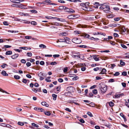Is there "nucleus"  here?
Returning <instances> with one entry per match:
<instances>
[{
  "label": "nucleus",
  "mask_w": 129,
  "mask_h": 129,
  "mask_svg": "<svg viewBox=\"0 0 129 129\" xmlns=\"http://www.w3.org/2000/svg\"><path fill=\"white\" fill-rule=\"evenodd\" d=\"M15 1H19V2H14V3H19L20 2H23L24 1V0H14Z\"/></svg>",
  "instance_id": "cd10ccee"
},
{
  "label": "nucleus",
  "mask_w": 129,
  "mask_h": 129,
  "mask_svg": "<svg viewBox=\"0 0 129 129\" xmlns=\"http://www.w3.org/2000/svg\"><path fill=\"white\" fill-rule=\"evenodd\" d=\"M67 35V33L66 32H64L60 33V35L62 36H66Z\"/></svg>",
  "instance_id": "a19ab883"
},
{
  "label": "nucleus",
  "mask_w": 129,
  "mask_h": 129,
  "mask_svg": "<svg viewBox=\"0 0 129 129\" xmlns=\"http://www.w3.org/2000/svg\"><path fill=\"white\" fill-rule=\"evenodd\" d=\"M93 58L96 61H98L99 60L98 57L97 56L95 55L93 56Z\"/></svg>",
  "instance_id": "f3484780"
},
{
  "label": "nucleus",
  "mask_w": 129,
  "mask_h": 129,
  "mask_svg": "<svg viewBox=\"0 0 129 129\" xmlns=\"http://www.w3.org/2000/svg\"><path fill=\"white\" fill-rule=\"evenodd\" d=\"M44 113L47 116H50L51 114L50 112L49 111L46 112H44Z\"/></svg>",
  "instance_id": "a878e982"
},
{
  "label": "nucleus",
  "mask_w": 129,
  "mask_h": 129,
  "mask_svg": "<svg viewBox=\"0 0 129 129\" xmlns=\"http://www.w3.org/2000/svg\"><path fill=\"white\" fill-rule=\"evenodd\" d=\"M64 39H59L57 41V43H58L59 42H64Z\"/></svg>",
  "instance_id": "4be33fe9"
},
{
  "label": "nucleus",
  "mask_w": 129,
  "mask_h": 129,
  "mask_svg": "<svg viewBox=\"0 0 129 129\" xmlns=\"http://www.w3.org/2000/svg\"><path fill=\"white\" fill-rule=\"evenodd\" d=\"M1 74L3 75L4 76H7L8 75L6 73V71L4 70H3L2 71Z\"/></svg>",
  "instance_id": "9d476101"
},
{
  "label": "nucleus",
  "mask_w": 129,
  "mask_h": 129,
  "mask_svg": "<svg viewBox=\"0 0 129 129\" xmlns=\"http://www.w3.org/2000/svg\"><path fill=\"white\" fill-rule=\"evenodd\" d=\"M58 80L59 82L60 83L62 82L63 81V79L61 78L58 79Z\"/></svg>",
  "instance_id": "4d7b16f0"
},
{
  "label": "nucleus",
  "mask_w": 129,
  "mask_h": 129,
  "mask_svg": "<svg viewBox=\"0 0 129 129\" xmlns=\"http://www.w3.org/2000/svg\"><path fill=\"white\" fill-rule=\"evenodd\" d=\"M21 63H25L26 62V60L24 59H21Z\"/></svg>",
  "instance_id": "6e6d98bb"
},
{
  "label": "nucleus",
  "mask_w": 129,
  "mask_h": 129,
  "mask_svg": "<svg viewBox=\"0 0 129 129\" xmlns=\"http://www.w3.org/2000/svg\"><path fill=\"white\" fill-rule=\"evenodd\" d=\"M79 121L80 122L83 123H84L85 122V121L82 119H80L79 120Z\"/></svg>",
  "instance_id": "774afa93"
},
{
  "label": "nucleus",
  "mask_w": 129,
  "mask_h": 129,
  "mask_svg": "<svg viewBox=\"0 0 129 129\" xmlns=\"http://www.w3.org/2000/svg\"><path fill=\"white\" fill-rule=\"evenodd\" d=\"M32 38L31 36H26L25 37V38L26 39H29Z\"/></svg>",
  "instance_id": "603ef678"
},
{
  "label": "nucleus",
  "mask_w": 129,
  "mask_h": 129,
  "mask_svg": "<svg viewBox=\"0 0 129 129\" xmlns=\"http://www.w3.org/2000/svg\"><path fill=\"white\" fill-rule=\"evenodd\" d=\"M71 93L69 92L64 93V95L67 96H71Z\"/></svg>",
  "instance_id": "6ab92c4d"
},
{
  "label": "nucleus",
  "mask_w": 129,
  "mask_h": 129,
  "mask_svg": "<svg viewBox=\"0 0 129 129\" xmlns=\"http://www.w3.org/2000/svg\"><path fill=\"white\" fill-rule=\"evenodd\" d=\"M22 21H24V23L28 24H29L30 23V21H27L26 20H22Z\"/></svg>",
  "instance_id": "79ce46f5"
},
{
  "label": "nucleus",
  "mask_w": 129,
  "mask_h": 129,
  "mask_svg": "<svg viewBox=\"0 0 129 129\" xmlns=\"http://www.w3.org/2000/svg\"><path fill=\"white\" fill-rule=\"evenodd\" d=\"M31 24L34 25H37V23L35 21H32L31 22Z\"/></svg>",
  "instance_id": "a18cd8bd"
},
{
  "label": "nucleus",
  "mask_w": 129,
  "mask_h": 129,
  "mask_svg": "<svg viewBox=\"0 0 129 129\" xmlns=\"http://www.w3.org/2000/svg\"><path fill=\"white\" fill-rule=\"evenodd\" d=\"M120 74L119 72H117L115 73L114 74V75L115 76H116L119 75Z\"/></svg>",
  "instance_id": "5fc2aeb1"
},
{
  "label": "nucleus",
  "mask_w": 129,
  "mask_h": 129,
  "mask_svg": "<svg viewBox=\"0 0 129 129\" xmlns=\"http://www.w3.org/2000/svg\"><path fill=\"white\" fill-rule=\"evenodd\" d=\"M31 125L33 126H34L37 128L39 127V126L38 125L34 123H32Z\"/></svg>",
  "instance_id": "c85d7f7f"
},
{
  "label": "nucleus",
  "mask_w": 129,
  "mask_h": 129,
  "mask_svg": "<svg viewBox=\"0 0 129 129\" xmlns=\"http://www.w3.org/2000/svg\"><path fill=\"white\" fill-rule=\"evenodd\" d=\"M103 6L104 7V9L105 8L107 9L110 10V9L109 8V6H108V5L107 4H105Z\"/></svg>",
  "instance_id": "2eb2a0df"
},
{
  "label": "nucleus",
  "mask_w": 129,
  "mask_h": 129,
  "mask_svg": "<svg viewBox=\"0 0 129 129\" xmlns=\"http://www.w3.org/2000/svg\"><path fill=\"white\" fill-rule=\"evenodd\" d=\"M3 24L5 25H9V24L7 21H4L3 22Z\"/></svg>",
  "instance_id": "bf43d9fd"
},
{
  "label": "nucleus",
  "mask_w": 129,
  "mask_h": 129,
  "mask_svg": "<svg viewBox=\"0 0 129 129\" xmlns=\"http://www.w3.org/2000/svg\"><path fill=\"white\" fill-rule=\"evenodd\" d=\"M8 66V65L5 63H3V65L1 66V67L3 68H4L6 67V66Z\"/></svg>",
  "instance_id": "c9c22d12"
},
{
  "label": "nucleus",
  "mask_w": 129,
  "mask_h": 129,
  "mask_svg": "<svg viewBox=\"0 0 129 129\" xmlns=\"http://www.w3.org/2000/svg\"><path fill=\"white\" fill-rule=\"evenodd\" d=\"M87 114L90 117H92L93 116L91 113L89 112H88L87 113Z\"/></svg>",
  "instance_id": "f704fd0d"
},
{
  "label": "nucleus",
  "mask_w": 129,
  "mask_h": 129,
  "mask_svg": "<svg viewBox=\"0 0 129 129\" xmlns=\"http://www.w3.org/2000/svg\"><path fill=\"white\" fill-rule=\"evenodd\" d=\"M78 15H71L68 16V18L70 19H73L78 17Z\"/></svg>",
  "instance_id": "39448f33"
},
{
  "label": "nucleus",
  "mask_w": 129,
  "mask_h": 129,
  "mask_svg": "<svg viewBox=\"0 0 129 129\" xmlns=\"http://www.w3.org/2000/svg\"><path fill=\"white\" fill-rule=\"evenodd\" d=\"M52 96L53 97V100H56V98L57 97V95L53 94L52 95Z\"/></svg>",
  "instance_id": "aec40b11"
},
{
  "label": "nucleus",
  "mask_w": 129,
  "mask_h": 129,
  "mask_svg": "<svg viewBox=\"0 0 129 129\" xmlns=\"http://www.w3.org/2000/svg\"><path fill=\"white\" fill-rule=\"evenodd\" d=\"M78 78H79V77H78L76 76V77H73V78L72 80L74 81L78 79Z\"/></svg>",
  "instance_id": "3c124183"
},
{
  "label": "nucleus",
  "mask_w": 129,
  "mask_h": 129,
  "mask_svg": "<svg viewBox=\"0 0 129 129\" xmlns=\"http://www.w3.org/2000/svg\"><path fill=\"white\" fill-rule=\"evenodd\" d=\"M64 42L68 44H70V41H69V40H66L64 39Z\"/></svg>",
  "instance_id": "680f3d73"
},
{
  "label": "nucleus",
  "mask_w": 129,
  "mask_h": 129,
  "mask_svg": "<svg viewBox=\"0 0 129 129\" xmlns=\"http://www.w3.org/2000/svg\"><path fill=\"white\" fill-rule=\"evenodd\" d=\"M16 109L17 111L20 112L22 111V109L21 108L19 109L18 108H16Z\"/></svg>",
  "instance_id": "338daca9"
},
{
  "label": "nucleus",
  "mask_w": 129,
  "mask_h": 129,
  "mask_svg": "<svg viewBox=\"0 0 129 129\" xmlns=\"http://www.w3.org/2000/svg\"><path fill=\"white\" fill-rule=\"evenodd\" d=\"M78 46L80 48H85L87 47V46H86L85 45H78Z\"/></svg>",
  "instance_id": "2f4dec72"
},
{
  "label": "nucleus",
  "mask_w": 129,
  "mask_h": 129,
  "mask_svg": "<svg viewBox=\"0 0 129 129\" xmlns=\"http://www.w3.org/2000/svg\"><path fill=\"white\" fill-rule=\"evenodd\" d=\"M31 63L29 62H28L26 63V65L27 67L30 66L31 65Z\"/></svg>",
  "instance_id": "13d9d810"
},
{
  "label": "nucleus",
  "mask_w": 129,
  "mask_h": 129,
  "mask_svg": "<svg viewBox=\"0 0 129 129\" xmlns=\"http://www.w3.org/2000/svg\"><path fill=\"white\" fill-rule=\"evenodd\" d=\"M56 64H57V63L55 61L53 62H51L50 63V64L51 65Z\"/></svg>",
  "instance_id": "052dcab7"
},
{
  "label": "nucleus",
  "mask_w": 129,
  "mask_h": 129,
  "mask_svg": "<svg viewBox=\"0 0 129 129\" xmlns=\"http://www.w3.org/2000/svg\"><path fill=\"white\" fill-rule=\"evenodd\" d=\"M18 125H23L24 124V123L23 122H20V121L18 122Z\"/></svg>",
  "instance_id": "864d4df0"
},
{
  "label": "nucleus",
  "mask_w": 129,
  "mask_h": 129,
  "mask_svg": "<svg viewBox=\"0 0 129 129\" xmlns=\"http://www.w3.org/2000/svg\"><path fill=\"white\" fill-rule=\"evenodd\" d=\"M120 115L124 119V121L126 122L127 120L126 118L125 117V116L123 115V114L122 113H121L120 114Z\"/></svg>",
  "instance_id": "dca6fc26"
},
{
  "label": "nucleus",
  "mask_w": 129,
  "mask_h": 129,
  "mask_svg": "<svg viewBox=\"0 0 129 129\" xmlns=\"http://www.w3.org/2000/svg\"><path fill=\"white\" fill-rule=\"evenodd\" d=\"M66 8H67V7H64L63 6H59L58 8V9L59 10L64 9V10Z\"/></svg>",
  "instance_id": "b1692460"
},
{
  "label": "nucleus",
  "mask_w": 129,
  "mask_h": 129,
  "mask_svg": "<svg viewBox=\"0 0 129 129\" xmlns=\"http://www.w3.org/2000/svg\"><path fill=\"white\" fill-rule=\"evenodd\" d=\"M128 101V102H125V105L128 107L129 108V100H127Z\"/></svg>",
  "instance_id": "de8ad7c7"
},
{
  "label": "nucleus",
  "mask_w": 129,
  "mask_h": 129,
  "mask_svg": "<svg viewBox=\"0 0 129 129\" xmlns=\"http://www.w3.org/2000/svg\"><path fill=\"white\" fill-rule=\"evenodd\" d=\"M39 47H40L42 48H46V46L44 45L43 44H41L39 45Z\"/></svg>",
  "instance_id": "bb28decb"
},
{
  "label": "nucleus",
  "mask_w": 129,
  "mask_h": 129,
  "mask_svg": "<svg viewBox=\"0 0 129 129\" xmlns=\"http://www.w3.org/2000/svg\"><path fill=\"white\" fill-rule=\"evenodd\" d=\"M82 36H83L84 37H86L87 38H89V35L88 34H86V33H84L82 34V35H81Z\"/></svg>",
  "instance_id": "1a4fd4ad"
},
{
  "label": "nucleus",
  "mask_w": 129,
  "mask_h": 129,
  "mask_svg": "<svg viewBox=\"0 0 129 129\" xmlns=\"http://www.w3.org/2000/svg\"><path fill=\"white\" fill-rule=\"evenodd\" d=\"M38 76L40 77V80H43L45 78V76L44 74L41 72H40L38 74Z\"/></svg>",
  "instance_id": "20e7f679"
},
{
  "label": "nucleus",
  "mask_w": 129,
  "mask_h": 129,
  "mask_svg": "<svg viewBox=\"0 0 129 129\" xmlns=\"http://www.w3.org/2000/svg\"><path fill=\"white\" fill-rule=\"evenodd\" d=\"M82 9L84 10H86L89 11H92L91 9L89 7H85V8H82Z\"/></svg>",
  "instance_id": "9b49d317"
},
{
  "label": "nucleus",
  "mask_w": 129,
  "mask_h": 129,
  "mask_svg": "<svg viewBox=\"0 0 129 129\" xmlns=\"http://www.w3.org/2000/svg\"><path fill=\"white\" fill-rule=\"evenodd\" d=\"M122 75L123 76H126L127 75V72L125 71H124L122 73Z\"/></svg>",
  "instance_id": "e2e57ef3"
},
{
  "label": "nucleus",
  "mask_w": 129,
  "mask_h": 129,
  "mask_svg": "<svg viewBox=\"0 0 129 129\" xmlns=\"http://www.w3.org/2000/svg\"><path fill=\"white\" fill-rule=\"evenodd\" d=\"M79 58L82 59V60L84 59V55H80Z\"/></svg>",
  "instance_id": "58836bf2"
},
{
  "label": "nucleus",
  "mask_w": 129,
  "mask_h": 129,
  "mask_svg": "<svg viewBox=\"0 0 129 129\" xmlns=\"http://www.w3.org/2000/svg\"><path fill=\"white\" fill-rule=\"evenodd\" d=\"M74 32L75 34H78L81 33V31H75Z\"/></svg>",
  "instance_id": "49530a36"
},
{
  "label": "nucleus",
  "mask_w": 129,
  "mask_h": 129,
  "mask_svg": "<svg viewBox=\"0 0 129 129\" xmlns=\"http://www.w3.org/2000/svg\"><path fill=\"white\" fill-rule=\"evenodd\" d=\"M12 51H8L6 53V55H10L12 54Z\"/></svg>",
  "instance_id": "5701e85b"
},
{
  "label": "nucleus",
  "mask_w": 129,
  "mask_h": 129,
  "mask_svg": "<svg viewBox=\"0 0 129 129\" xmlns=\"http://www.w3.org/2000/svg\"><path fill=\"white\" fill-rule=\"evenodd\" d=\"M107 87L106 85H104L103 86H101L100 88V90L101 91V93H105L107 91Z\"/></svg>",
  "instance_id": "f03ea898"
},
{
  "label": "nucleus",
  "mask_w": 129,
  "mask_h": 129,
  "mask_svg": "<svg viewBox=\"0 0 129 129\" xmlns=\"http://www.w3.org/2000/svg\"><path fill=\"white\" fill-rule=\"evenodd\" d=\"M42 105L45 106L46 107H48L49 105L45 102H42L41 103Z\"/></svg>",
  "instance_id": "4468645a"
},
{
  "label": "nucleus",
  "mask_w": 129,
  "mask_h": 129,
  "mask_svg": "<svg viewBox=\"0 0 129 129\" xmlns=\"http://www.w3.org/2000/svg\"><path fill=\"white\" fill-rule=\"evenodd\" d=\"M53 25L57 26H59L60 25V24L58 22H55L53 23Z\"/></svg>",
  "instance_id": "ea45409f"
},
{
  "label": "nucleus",
  "mask_w": 129,
  "mask_h": 129,
  "mask_svg": "<svg viewBox=\"0 0 129 129\" xmlns=\"http://www.w3.org/2000/svg\"><path fill=\"white\" fill-rule=\"evenodd\" d=\"M87 20H95V18H94V16H91L90 17H89L87 18Z\"/></svg>",
  "instance_id": "0eeeda50"
},
{
  "label": "nucleus",
  "mask_w": 129,
  "mask_h": 129,
  "mask_svg": "<svg viewBox=\"0 0 129 129\" xmlns=\"http://www.w3.org/2000/svg\"><path fill=\"white\" fill-rule=\"evenodd\" d=\"M70 2H81V1L79 0H70Z\"/></svg>",
  "instance_id": "c756f323"
},
{
  "label": "nucleus",
  "mask_w": 129,
  "mask_h": 129,
  "mask_svg": "<svg viewBox=\"0 0 129 129\" xmlns=\"http://www.w3.org/2000/svg\"><path fill=\"white\" fill-rule=\"evenodd\" d=\"M120 64L122 66H124L125 65V63L122 60H120Z\"/></svg>",
  "instance_id": "412c9836"
},
{
  "label": "nucleus",
  "mask_w": 129,
  "mask_h": 129,
  "mask_svg": "<svg viewBox=\"0 0 129 129\" xmlns=\"http://www.w3.org/2000/svg\"><path fill=\"white\" fill-rule=\"evenodd\" d=\"M11 6L12 7H15L16 8H18L19 7V6H18V5H17L16 4H13V5H12Z\"/></svg>",
  "instance_id": "8fccbe9b"
},
{
  "label": "nucleus",
  "mask_w": 129,
  "mask_h": 129,
  "mask_svg": "<svg viewBox=\"0 0 129 129\" xmlns=\"http://www.w3.org/2000/svg\"><path fill=\"white\" fill-rule=\"evenodd\" d=\"M30 12H32V13H34L35 14L37 13V11L35 10H30Z\"/></svg>",
  "instance_id": "c03bdc74"
},
{
  "label": "nucleus",
  "mask_w": 129,
  "mask_h": 129,
  "mask_svg": "<svg viewBox=\"0 0 129 129\" xmlns=\"http://www.w3.org/2000/svg\"><path fill=\"white\" fill-rule=\"evenodd\" d=\"M0 91L3 92L5 93L8 94H9V93L8 92H7L5 90H3L1 88H0Z\"/></svg>",
  "instance_id": "e433bc0d"
},
{
  "label": "nucleus",
  "mask_w": 129,
  "mask_h": 129,
  "mask_svg": "<svg viewBox=\"0 0 129 129\" xmlns=\"http://www.w3.org/2000/svg\"><path fill=\"white\" fill-rule=\"evenodd\" d=\"M26 54L28 56L31 57L32 56V53L31 52L27 53Z\"/></svg>",
  "instance_id": "09e8293b"
},
{
  "label": "nucleus",
  "mask_w": 129,
  "mask_h": 129,
  "mask_svg": "<svg viewBox=\"0 0 129 129\" xmlns=\"http://www.w3.org/2000/svg\"><path fill=\"white\" fill-rule=\"evenodd\" d=\"M92 92L95 94H96L97 93V90L96 89H94L93 90Z\"/></svg>",
  "instance_id": "37998d69"
},
{
  "label": "nucleus",
  "mask_w": 129,
  "mask_h": 129,
  "mask_svg": "<svg viewBox=\"0 0 129 129\" xmlns=\"http://www.w3.org/2000/svg\"><path fill=\"white\" fill-rule=\"evenodd\" d=\"M19 48L20 49L24 50H27L28 49L26 47H20Z\"/></svg>",
  "instance_id": "4c0bfd02"
},
{
  "label": "nucleus",
  "mask_w": 129,
  "mask_h": 129,
  "mask_svg": "<svg viewBox=\"0 0 129 129\" xmlns=\"http://www.w3.org/2000/svg\"><path fill=\"white\" fill-rule=\"evenodd\" d=\"M73 88L72 87H68L67 89V90L70 93L73 91Z\"/></svg>",
  "instance_id": "423d86ee"
},
{
  "label": "nucleus",
  "mask_w": 129,
  "mask_h": 129,
  "mask_svg": "<svg viewBox=\"0 0 129 129\" xmlns=\"http://www.w3.org/2000/svg\"><path fill=\"white\" fill-rule=\"evenodd\" d=\"M109 105L110 106L112 107L114 106V103L112 102H110L109 103Z\"/></svg>",
  "instance_id": "473e14b6"
},
{
  "label": "nucleus",
  "mask_w": 129,
  "mask_h": 129,
  "mask_svg": "<svg viewBox=\"0 0 129 129\" xmlns=\"http://www.w3.org/2000/svg\"><path fill=\"white\" fill-rule=\"evenodd\" d=\"M72 41L73 42L76 44H79L82 42V41L80 39H78L77 38H73Z\"/></svg>",
  "instance_id": "f257e3e1"
},
{
  "label": "nucleus",
  "mask_w": 129,
  "mask_h": 129,
  "mask_svg": "<svg viewBox=\"0 0 129 129\" xmlns=\"http://www.w3.org/2000/svg\"><path fill=\"white\" fill-rule=\"evenodd\" d=\"M28 81H29V80H27L25 79H23V80L22 81V82L24 83L25 84H26L27 82Z\"/></svg>",
  "instance_id": "7c9ffc66"
},
{
  "label": "nucleus",
  "mask_w": 129,
  "mask_h": 129,
  "mask_svg": "<svg viewBox=\"0 0 129 129\" xmlns=\"http://www.w3.org/2000/svg\"><path fill=\"white\" fill-rule=\"evenodd\" d=\"M60 56V55L59 54H55L53 55V57L54 58L59 57Z\"/></svg>",
  "instance_id": "69168bd1"
},
{
  "label": "nucleus",
  "mask_w": 129,
  "mask_h": 129,
  "mask_svg": "<svg viewBox=\"0 0 129 129\" xmlns=\"http://www.w3.org/2000/svg\"><path fill=\"white\" fill-rule=\"evenodd\" d=\"M18 56V54H15L11 56V58L13 59H15L17 58Z\"/></svg>",
  "instance_id": "f8f14e48"
},
{
  "label": "nucleus",
  "mask_w": 129,
  "mask_h": 129,
  "mask_svg": "<svg viewBox=\"0 0 129 129\" xmlns=\"http://www.w3.org/2000/svg\"><path fill=\"white\" fill-rule=\"evenodd\" d=\"M94 18L95 19H98L100 17V16L99 15H96L95 16Z\"/></svg>",
  "instance_id": "0e129e2a"
},
{
  "label": "nucleus",
  "mask_w": 129,
  "mask_h": 129,
  "mask_svg": "<svg viewBox=\"0 0 129 129\" xmlns=\"http://www.w3.org/2000/svg\"><path fill=\"white\" fill-rule=\"evenodd\" d=\"M64 11L65 12H68L70 13H75V11L71 9H69L67 8H66L64 10Z\"/></svg>",
  "instance_id": "7ed1b4c3"
},
{
  "label": "nucleus",
  "mask_w": 129,
  "mask_h": 129,
  "mask_svg": "<svg viewBox=\"0 0 129 129\" xmlns=\"http://www.w3.org/2000/svg\"><path fill=\"white\" fill-rule=\"evenodd\" d=\"M34 109L35 110L41 112H43L44 111V109H43L38 107H35Z\"/></svg>",
  "instance_id": "6e6552de"
},
{
  "label": "nucleus",
  "mask_w": 129,
  "mask_h": 129,
  "mask_svg": "<svg viewBox=\"0 0 129 129\" xmlns=\"http://www.w3.org/2000/svg\"><path fill=\"white\" fill-rule=\"evenodd\" d=\"M14 77L16 79H18L20 78V77L17 75H15L14 76Z\"/></svg>",
  "instance_id": "72a5a7b5"
},
{
  "label": "nucleus",
  "mask_w": 129,
  "mask_h": 129,
  "mask_svg": "<svg viewBox=\"0 0 129 129\" xmlns=\"http://www.w3.org/2000/svg\"><path fill=\"white\" fill-rule=\"evenodd\" d=\"M106 71L105 69L103 68L102 69V71L100 72V74H105Z\"/></svg>",
  "instance_id": "ddd939ff"
},
{
  "label": "nucleus",
  "mask_w": 129,
  "mask_h": 129,
  "mask_svg": "<svg viewBox=\"0 0 129 129\" xmlns=\"http://www.w3.org/2000/svg\"><path fill=\"white\" fill-rule=\"evenodd\" d=\"M80 6L82 7V8H84L87 7V6H86L85 3H81L80 4Z\"/></svg>",
  "instance_id": "393cba45"
},
{
  "label": "nucleus",
  "mask_w": 129,
  "mask_h": 129,
  "mask_svg": "<svg viewBox=\"0 0 129 129\" xmlns=\"http://www.w3.org/2000/svg\"><path fill=\"white\" fill-rule=\"evenodd\" d=\"M123 95V93H122L120 94H116L115 95V97L116 98H119L120 96H122Z\"/></svg>",
  "instance_id": "a211bd4d"
}]
</instances>
